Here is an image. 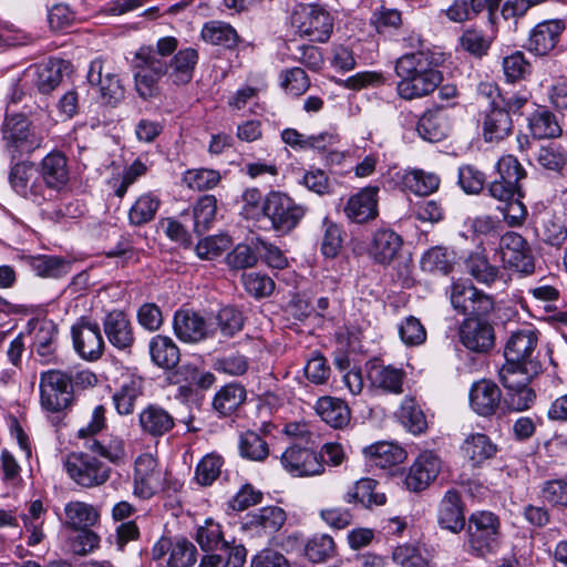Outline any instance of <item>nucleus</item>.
<instances>
[{"instance_id":"obj_59","label":"nucleus","mask_w":567,"mask_h":567,"mask_svg":"<svg viewBox=\"0 0 567 567\" xmlns=\"http://www.w3.org/2000/svg\"><path fill=\"white\" fill-rule=\"evenodd\" d=\"M497 179L511 182L519 185V182L526 177V172L513 155H504L496 163Z\"/></svg>"},{"instance_id":"obj_39","label":"nucleus","mask_w":567,"mask_h":567,"mask_svg":"<svg viewBox=\"0 0 567 567\" xmlns=\"http://www.w3.org/2000/svg\"><path fill=\"white\" fill-rule=\"evenodd\" d=\"M65 525L73 529L93 526L99 520V512L87 503L80 501L69 502L64 507Z\"/></svg>"},{"instance_id":"obj_32","label":"nucleus","mask_w":567,"mask_h":567,"mask_svg":"<svg viewBox=\"0 0 567 567\" xmlns=\"http://www.w3.org/2000/svg\"><path fill=\"white\" fill-rule=\"evenodd\" d=\"M461 451L473 466H481L496 455L497 446L486 434L473 433L466 436L461 445Z\"/></svg>"},{"instance_id":"obj_10","label":"nucleus","mask_w":567,"mask_h":567,"mask_svg":"<svg viewBox=\"0 0 567 567\" xmlns=\"http://www.w3.org/2000/svg\"><path fill=\"white\" fill-rule=\"evenodd\" d=\"M196 547L186 538L162 537L152 549L154 560L166 559V567H192L196 563Z\"/></svg>"},{"instance_id":"obj_22","label":"nucleus","mask_w":567,"mask_h":567,"mask_svg":"<svg viewBox=\"0 0 567 567\" xmlns=\"http://www.w3.org/2000/svg\"><path fill=\"white\" fill-rule=\"evenodd\" d=\"M378 188L365 187L349 197L343 212L348 219L363 224L378 216Z\"/></svg>"},{"instance_id":"obj_8","label":"nucleus","mask_w":567,"mask_h":567,"mask_svg":"<svg viewBox=\"0 0 567 567\" xmlns=\"http://www.w3.org/2000/svg\"><path fill=\"white\" fill-rule=\"evenodd\" d=\"M291 24L297 33L310 41L326 42L332 33L333 19L323 8L306 4L293 11Z\"/></svg>"},{"instance_id":"obj_36","label":"nucleus","mask_w":567,"mask_h":567,"mask_svg":"<svg viewBox=\"0 0 567 567\" xmlns=\"http://www.w3.org/2000/svg\"><path fill=\"white\" fill-rule=\"evenodd\" d=\"M396 417L404 429L414 435H420L427 430L426 416L416 400L408 396L403 400L396 412Z\"/></svg>"},{"instance_id":"obj_28","label":"nucleus","mask_w":567,"mask_h":567,"mask_svg":"<svg viewBox=\"0 0 567 567\" xmlns=\"http://www.w3.org/2000/svg\"><path fill=\"white\" fill-rule=\"evenodd\" d=\"M439 523L453 533L461 532L465 526L461 494L454 488L449 489L440 503Z\"/></svg>"},{"instance_id":"obj_1","label":"nucleus","mask_w":567,"mask_h":567,"mask_svg":"<svg viewBox=\"0 0 567 567\" xmlns=\"http://www.w3.org/2000/svg\"><path fill=\"white\" fill-rule=\"evenodd\" d=\"M177 48V40L173 37L161 38L156 45L141 47L134 56L135 86L143 99L157 93L158 81L168 74L175 84L188 83L198 61V53L193 48L178 51L168 65L166 58Z\"/></svg>"},{"instance_id":"obj_51","label":"nucleus","mask_w":567,"mask_h":567,"mask_svg":"<svg viewBox=\"0 0 567 567\" xmlns=\"http://www.w3.org/2000/svg\"><path fill=\"white\" fill-rule=\"evenodd\" d=\"M220 179L221 176L218 171L207 168L188 169L183 177V182L187 187L197 192L216 187Z\"/></svg>"},{"instance_id":"obj_23","label":"nucleus","mask_w":567,"mask_h":567,"mask_svg":"<svg viewBox=\"0 0 567 567\" xmlns=\"http://www.w3.org/2000/svg\"><path fill=\"white\" fill-rule=\"evenodd\" d=\"M104 333L109 342L120 349H130L134 343V333L130 319L121 310L109 312L103 320Z\"/></svg>"},{"instance_id":"obj_12","label":"nucleus","mask_w":567,"mask_h":567,"mask_svg":"<svg viewBox=\"0 0 567 567\" xmlns=\"http://www.w3.org/2000/svg\"><path fill=\"white\" fill-rule=\"evenodd\" d=\"M173 328L175 336L181 341L187 343L200 342L210 338L215 331L213 323H209L203 316L189 309H182L175 312Z\"/></svg>"},{"instance_id":"obj_35","label":"nucleus","mask_w":567,"mask_h":567,"mask_svg":"<svg viewBox=\"0 0 567 567\" xmlns=\"http://www.w3.org/2000/svg\"><path fill=\"white\" fill-rule=\"evenodd\" d=\"M148 349L152 361L162 369H173L179 362V349L169 337L154 336L150 340Z\"/></svg>"},{"instance_id":"obj_38","label":"nucleus","mask_w":567,"mask_h":567,"mask_svg":"<svg viewBox=\"0 0 567 567\" xmlns=\"http://www.w3.org/2000/svg\"><path fill=\"white\" fill-rule=\"evenodd\" d=\"M247 392L246 389L238 383H228L220 388L213 399L214 410L227 416L234 413L245 401Z\"/></svg>"},{"instance_id":"obj_29","label":"nucleus","mask_w":567,"mask_h":567,"mask_svg":"<svg viewBox=\"0 0 567 567\" xmlns=\"http://www.w3.org/2000/svg\"><path fill=\"white\" fill-rule=\"evenodd\" d=\"M395 182L402 188L419 196H429L439 189L440 177L423 169L398 172Z\"/></svg>"},{"instance_id":"obj_45","label":"nucleus","mask_w":567,"mask_h":567,"mask_svg":"<svg viewBox=\"0 0 567 567\" xmlns=\"http://www.w3.org/2000/svg\"><path fill=\"white\" fill-rule=\"evenodd\" d=\"M395 262L398 268V279L401 280L402 287L411 285L412 254L410 245L404 246L401 236L392 231V264Z\"/></svg>"},{"instance_id":"obj_13","label":"nucleus","mask_w":567,"mask_h":567,"mask_svg":"<svg viewBox=\"0 0 567 567\" xmlns=\"http://www.w3.org/2000/svg\"><path fill=\"white\" fill-rule=\"evenodd\" d=\"M460 340L466 349L473 352H487L495 344L494 328L483 317L465 318L460 327Z\"/></svg>"},{"instance_id":"obj_43","label":"nucleus","mask_w":567,"mask_h":567,"mask_svg":"<svg viewBox=\"0 0 567 567\" xmlns=\"http://www.w3.org/2000/svg\"><path fill=\"white\" fill-rule=\"evenodd\" d=\"M238 450L241 457L254 462H262L269 455L268 443L254 431H246L239 435Z\"/></svg>"},{"instance_id":"obj_6","label":"nucleus","mask_w":567,"mask_h":567,"mask_svg":"<svg viewBox=\"0 0 567 567\" xmlns=\"http://www.w3.org/2000/svg\"><path fill=\"white\" fill-rule=\"evenodd\" d=\"M63 467L69 477L83 488L102 486L111 476L110 466L94 455L84 452L66 455Z\"/></svg>"},{"instance_id":"obj_24","label":"nucleus","mask_w":567,"mask_h":567,"mask_svg":"<svg viewBox=\"0 0 567 567\" xmlns=\"http://www.w3.org/2000/svg\"><path fill=\"white\" fill-rule=\"evenodd\" d=\"M499 388L487 380L475 382L470 390L471 409L481 416L493 415L501 404Z\"/></svg>"},{"instance_id":"obj_18","label":"nucleus","mask_w":567,"mask_h":567,"mask_svg":"<svg viewBox=\"0 0 567 567\" xmlns=\"http://www.w3.org/2000/svg\"><path fill=\"white\" fill-rule=\"evenodd\" d=\"M103 71L101 59L92 61L87 72V81L96 87V92L104 104L116 105L124 99L125 90L117 75L111 72L103 73Z\"/></svg>"},{"instance_id":"obj_49","label":"nucleus","mask_w":567,"mask_h":567,"mask_svg":"<svg viewBox=\"0 0 567 567\" xmlns=\"http://www.w3.org/2000/svg\"><path fill=\"white\" fill-rule=\"evenodd\" d=\"M141 383L136 380H130L123 383L122 386L113 394V402L115 409L121 415H128L133 413L135 402L141 395Z\"/></svg>"},{"instance_id":"obj_47","label":"nucleus","mask_w":567,"mask_h":567,"mask_svg":"<svg viewBox=\"0 0 567 567\" xmlns=\"http://www.w3.org/2000/svg\"><path fill=\"white\" fill-rule=\"evenodd\" d=\"M369 391L374 395L388 394L390 391V367L380 358H372L367 363Z\"/></svg>"},{"instance_id":"obj_11","label":"nucleus","mask_w":567,"mask_h":567,"mask_svg":"<svg viewBox=\"0 0 567 567\" xmlns=\"http://www.w3.org/2000/svg\"><path fill=\"white\" fill-rule=\"evenodd\" d=\"M280 463L293 477L322 475L326 471L316 452L296 445L285 450L280 456Z\"/></svg>"},{"instance_id":"obj_53","label":"nucleus","mask_w":567,"mask_h":567,"mask_svg":"<svg viewBox=\"0 0 567 567\" xmlns=\"http://www.w3.org/2000/svg\"><path fill=\"white\" fill-rule=\"evenodd\" d=\"M536 161L547 171L560 172L567 164V152L561 145L549 143L538 150Z\"/></svg>"},{"instance_id":"obj_61","label":"nucleus","mask_w":567,"mask_h":567,"mask_svg":"<svg viewBox=\"0 0 567 567\" xmlns=\"http://www.w3.org/2000/svg\"><path fill=\"white\" fill-rule=\"evenodd\" d=\"M243 284L246 291L255 298L268 297L275 289L274 280L258 272L243 275Z\"/></svg>"},{"instance_id":"obj_26","label":"nucleus","mask_w":567,"mask_h":567,"mask_svg":"<svg viewBox=\"0 0 567 567\" xmlns=\"http://www.w3.org/2000/svg\"><path fill=\"white\" fill-rule=\"evenodd\" d=\"M138 422L143 434L152 437H161L171 432L175 426L173 415L157 404H148L138 415Z\"/></svg>"},{"instance_id":"obj_57","label":"nucleus","mask_w":567,"mask_h":567,"mask_svg":"<svg viewBox=\"0 0 567 567\" xmlns=\"http://www.w3.org/2000/svg\"><path fill=\"white\" fill-rule=\"evenodd\" d=\"M224 461L216 454L205 455L196 466L195 478L202 486L212 485L220 475Z\"/></svg>"},{"instance_id":"obj_62","label":"nucleus","mask_w":567,"mask_h":567,"mask_svg":"<svg viewBox=\"0 0 567 567\" xmlns=\"http://www.w3.org/2000/svg\"><path fill=\"white\" fill-rule=\"evenodd\" d=\"M241 214L247 219H260L266 216L265 198L257 188H248L244 192Z\"/></svg>"},{"instance_id":"obj_44","label":"nucleus","mask_w":567,"mask_h":567,"mask_svg":"<svg viewBox=\"0 0 567 567\" xmlns=\"http://www.w3.org/2000/svg\"><path fill=\"white\" fill-rule=\"evenodd\" d=\"M202 38L207 43L226 48H233L238 42L236 30L230 24L221 21L205 23L202 29Z\"/></svg>"},{"instance_id":"obj_42","label":"nucleus","mask_w":567,"mask_h":567,"mask_svg":"<svg viewBox=\"0 0 567 567\" xmlns=\"http://www.w3.org/2000/svg\"><path fill=\"white\" fill-rule=\"evenodd\" d=\"M64 61L60 59H50L40 63L35 68L34 84L43 94L52 92L62 81Z\"/></svg>"},{"instance_id":"obj_14","label":"nucleus","mask_w":567,"mask_h":567,"mask_svg":"<svg viewBox=\"0 0 567 567\" xmlns=\"http://www.w3.org/2000/svg\"><path fill=\"white\" fill-rule=\"evenodd\" d=\"M452 125L453 117L450 109L445 105H435L419 118L416 131L424 141L437 143L449 136Z\"/></svg>"},{"instance_id":"obj_46","label":"nucleus","mask_w":567,"mask_h":567,"mask_svg":"<svg viewBox=\"0 0 567 567\" xmlns=\"http://www.w3.org/2000/svg\"><path fill=\"white\" fill-rule=\"evenodd\" d=\"M467 272L478 282L491 285L499 276V269L489 264L482 252H472L465 261Z\"/></svg>"},{"instance_id":"obj_60","label":"nucleus","mask_w":567,"mask_h":567,"mask_svg":"<svg viewBox=\"0 0 567 567\" xmlns=\"http://www.w3.org/2000/svg\"><path fill=\"white\" fill-rule=\"evenodd\" d=\"M33 270L40 277L59 278L68 272L69 264L55 256H41L33 260Z\"/></svg>"},{"instance_id":"obj_50","label":"nucleus","mask_w":567,"mask_h":567,"mask_svg":"<svg viewBox=\"0 0 567 567\" xmlns=\"http://www.w3.org/2000/svg\"><path fill=\"white\" fill-rule=\"evenodd\" d=\"M147 172L146 165L141 159H135L128 167L124 168L118 177L109 181L115 196L123 198L128 189L140 177Z\"/></svg>"},{"instance_id":"obj_15","label":"nucleus","mask_w":567,"mask_h":567,"mask_svg":"<svg viewBox=\"0 0 567 567\" xmlns=\"http://www.w3.org/2000/svg\"><path fill=\"white\" fill-rule=\"evenodd\" d=\"M441 466V460L436 454L430 451L421 453L404 477V486L412 492L424 491L435 481Z\"/></svg>"},{"instance_id":"obj_55","label":"nucleus","mask_w":567,"mask_h":567,"mask_svg":"<svg viewBox=\"0 0 567 567\" xmlns=\"http://www.w3.org/2000/svg\"><path fill=\"white\" fill-rule=\"evenodd\" d=\"M367 465L372 471H383L390 475V442L379 441L363 449Z\"/></svg>"},{"instance_id":"obj_5","label":"nucleus","mask_w":567,"mask_h":567,"mask_svg":"<svg viewBox=\"0 0 567 567\" xmlns=\"http://www.w3.org/2000/svg\"><path fill=\"white\" fill-rule=\"evenodd\" d=\"M40 404L51 413L66 410L73 400L72 375L61 370H48L40 374Z\"/></svg>"},{"instance_id":"obj_48","label":"nucleus","mask_w":567,"mask_h":567,"mask_svg":"<svg viewBox=\"0 0 567 567\" xmlns=\"http://www.w3.org/2000/svg\"><path fill=\"white\" fill-rule=\"evenodd\" d=\"M217 213V199L214 195H204L193 207L194 231L203 234L209 229Z\"/></svg>"},{"instance_id":"obj_4","label":"nucleus","mask_w":567,"mask_h":567,"mask_svg":"<svg viewBox=\"0 0 567 567\" xmlns=\"http://www.w3.org/2000/svg\"><path fill=\"white\" fill-rule=\"evenodd\" d=\"M501 522L492 512L478 511L471 514L467 537L471 551L478 557L496 551L499 545Z\"/></svg>"},{"instance_id":"obj_63","label":"nucleus","mask_w":567,"mask_h":567,"mask_svg":"<svg viewBox=\"0 0 567 567\" xmlns=\"http://www.w3.org/2000/svg\"><path fill=\"white\" fill-rule=\"evenodd\" d=\"M216 320L221 333L226 337H233L244 327V316L241 311L234 307L220 309L216 316Z\"/></svg>"},{"instance_id":"obj_64","label":"nucleus","mask_w":567,"mask_h":567,"mask_svg":"<svg viewBox=\"0 0 567 567\" xmlns=\"http://www.w3.org/2000/svg\"><path fill=\"white\" fill-rule=\"evenodd\" d=\"M303 372L306 378L313 384L320 385L324 384L330 377V367L327 363L326 358L319 352L313 353V355L307 361Z\"/></svg>"},{"instance_id":"obj_17","label":"nucleus","mask_w":567,"mask_h":567,"mask_svg":"<svg viewBox=\"0 0 567 567\" xmlns=\"http://www.w3.org/2000/svg\"><path fill=\"white\" fill-rule=\"evenodd\" d=\"M73 344L76 352L86 360L99 359L104 350V340L96 322L81 319L72 327Z\"/></svg>"},{"instance_id":"obj_56","label":"nucleus","mask_w":567,"mask_h":567,"mask_svg":"<svg viewBox=\"0 0 567 567\" xmlns=\"http://www.w3.org/2000/svg\"><path fill=\"white\" fill-rule=\"evenodd\" d=\"M196 540L204 551L223 549L227 543L223 540L221 527L213 519H206L205 524L197 529Z\"/></svg>"},{"instance_id":"obj_54","label":"nucleus","mask_w":567,"mask_h":567,"mask_svg":"<svg viewBox=\"0 0 567 567\" xmlns=\"http://www.w3.org/2000/svg\"><path fill=\"white\" fill-rule=\"evenodd\" d=\"M305 556L312 563H321L334 553V540L327 534L315 535L303 548Z\"/></svg>"},{"instance_id":"obj_21","label":"nucleus","mask_w":567,"mask_h":567,"mask_svg":"<svg viewBox=\"0 0 567 567\" xmlns=\"http://www.w3.org/2000/svg\"><path fill=\"white\" fill-rule=\"evenodd\" d=\"M38 171L33 163L17 162L9 172L11 188L24 198L39 200L43 198L41 184L38 183Z\"/></svg>"},{"instance_id":"obj_31","label":"nucleus","mask_w":567,"mask_h":567,"mask_svg":"<svg viewBox=\"0 0 567 567\" xmlns=\"http://www.w3.org/2000/svg\"><path fill=\"white\" fill-rule=\"evenodd\" d=\"M539 363H514L505 362L501 368L499 381L506 391H513L529 384L530 380L540 372Z\"/></svg>"},{"instance_id":"obj_27","label":"nucleus","mask_w":567,"mask_h":567,"mask_svg":"<svg viewBox=\"0 0 567 567\" xmlns=\"http://www.w3.org/2000/svg\"><path fill=\"white\" fill-rule=\"evenodd\" d=\"M40 176L47 187L61 190L69 182L68 159L62 152L53 151L40 163Z\"/></svg>"},{"instance_id":"obj_33","label":"nucleus","mask_w":567,"mask_h":567,"mask_svg":"<svg viewBox=\"0 0 567 567\" xmlns=\"http://www.w3.org/2000/svg\"><path fill=\"white\" fill-rule=\"evenodd\" d=\"M316 411L323 422L334 429L344 427L351 419L348 404L338 398H320L316 403Z\"/></svg>"},{"instance_id":"obj_3","label":"nucleus","mask_w":567,"mask_h":567,"mask_svg":"<svg viewBox=\"0 0 567 567\" xmlns=\"http://www.w3.org/2000/svg\"><path fill=\"white\" fill-rule=\"evenodd\" d=\"M1 140L7 155L11 161H16L40 148L44 137L25 116L16 114L4 118L1 125Z\"/></svg>"},{"instance_id":"obj_41","label":"nucleus","mask_w":567,"mask_h":567,"mask_svg":"<svg viewBox=\"0 0 567 567\" xmlns=\"http://www.w3.org/2000/svg\"><path fill=\"white\" fill-rule=\"evenodd\" d=\"M528 128L530 134L539 140L554 138L561 133L556 116L546 107H538L528 116Z\"/></svg>"},{"instance_id":"obj_19","label":"nucleus","mask_w":567,"mask_h":567,"mask_svg":"<svg viewBox=\"0 0 567 567\" xmlns=\"http://www.w3.org/2000/svg\"><path fill=\"white\" fill-rule=\"evenodd\" d=\"M567 28L565 19H549L537 23L529 32L528 50L537 55H546L559 43Z\"/></svg>"},{"instance_id":"obj_2","label":"nucleus","mask_w":567,"mask_h":567,"mask_svg":"<svg viewBox=\"0 0 567 567\" xmlns=\"http://www.w3.org/2000/svg\"><path fill=\"white\" fill-rule=\"evenodd\" d=\"M395 72L401 79L396 85L398 94L408 101L432 93L443 79L423 52L408 53L398 59Z\"/></svg>"},{"instance_id":"obj_52","label":"nucleus","mask_w":567,"mask_h":567,"mask_svg":"<svg viewBox=\"0 0 567 567\" xmlns=\"http://www.w3.org/2000/svg\"><path fill=\"white\" fill-rule=\"evenodd\" d=\"M341 227L329 217L322 220L321 252L327 258H334L342 247Z\"/></svg>"},{"instance_id":"obj_58","label":"nucleus","mask_w":567,"mask_h":567,"mask_svg":"<svg viewBox=\"0 0 567 567\" xmlns=\"http://www.w3.org/2000/svg\"><path fill=\"white\" fill-rule=\"evenodd\" d=\"M421 267L424 271H439L446 275L452 269L451 254L446 248H431L423 255L421 259Z\"/></svg>"},{"instance_id":"obj_30","label":"nucleus","mask_w":567,"mask_h":567,"mask_svg":"<svg viewBox=\"0 0 567 567\" xmlns=\"http://www.w3.org/2000/svg\"><path fill=\"white\" fill-rule=\"evenodd\" d=\"M377 481L370 477L358 480L352 487L343 495L347 504H360L371 509L374 506H381L386 503L385 493L377 492Z\"/></svg>"},{"instance_id":"obj_40","label":"nucleus","mask_w":567,"mask_h":567,"mask_svg":"<svg viewBox=\"0 0 567 567\" xmlns=\"http://www.w3.org/2000/svg\"><path fill=\"white\" fill-rule=\"evenodd\" d=\"M85 447L113 464H120L126 456L124 441L116 435H109L102 439H90Z\"/></svg>"},{"instance_id":"obj_25","label":"nucleus","mask_w":567,"mask_h":567,"mask_svg":"<svg viewBox=\"0 0 567 567\" xmlns=\"http://www.w3.org/2000/svg\"><path fill=\"white\" fill-rule=\"evenodd\" d=\"M286 522V513L278 506H266L248 513L243 523L244 528L256 534H274Z\"/></svg>"},{"instance_id":"obj_37","label":"nucleus","mask_w":567,"mask_h":567,"mask_svg":"<svg viewBox=\"0 0 567 567\" xmlns=\"http://www.w3.org/2000/svg\"><path fill=\"white\" fill-rule=\"evenodd\" d=\"M161 207V199L153 192L140 195L128 209V223L140 227L151 223Z\"/></svg>"},{"instance_id":"obj_7","label":"nucleus","mask_w":567,"mask_h":567,"mask_svg":"<svg viewBox=\"0 0 567 567\" xmlns=\"http://www.w3.org/2000/svg\"><path fill=\"white\" fill-rule=\"evenodd\" d=\"M265 209L272 228L284 235L292 231L307 213L306 206L281 192H270L265 197Z\"/></svg>"},{"instance_id":"obj_16","label":"nucleus","mask_w":567,"mask_h":567,"mask_svg":"<svg viewBox=\"0 0 567 567\" xmlns=\"http://www.w3.org/2000/svg\"><path fill=\"white\" fill-rule=\"evenodd\" d=\"M134 495L141 498H150L161 487L162 473L156 458L152 454H142L135 461Z\"/></svg>"},{"instance_id":"obj_20","label":"nucleus","mask_w":567,"mask_h":567,"mask_svg":"<svg viewBox=\"0 0 567 567\" xmlns=\"http://www.w3.org/2000/svg\"><path fill=\"white\" fill-rule=\"evenodd\" d=\"M538 342L537 331L527 327L511 333L505 348L504 357L507 362L539 363L533 359V353Z\"/></svg>"},{"instance_id":"obj_9","label":"nucleus","mask_w":567,"mask_h":567,"mask_svg":"<svg viewBox=\"0 0 567 567\" xmlns=\"http://www.w3.org/2000/svg\"><path fill=\"white\" fill-rule=\"evenodd\" d=\"M451 303L460 315L468 317H485L494 310L493 298L478 290L472 284L455 282L451 287Z\"/></svg>"},{"instance_id":"obj_34","label":"nucleus","mask_w":567,"mask_h":567,"mask_svg":"<svg viewBox=\"0 0 567 567\" xmlns=\"http://www.w3.org/2000/svg\"><path fill=\"white\" fill-rule=\"evenodd\" d=\"M513 130L508 112L501 106H493L483 118V136L486 142H497L507 137Z\"/></svg>"}]
</instances>
